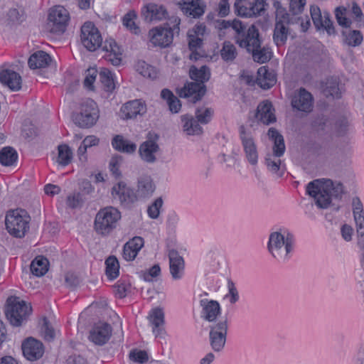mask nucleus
Returning a JSON list of instances; mask_svg holds the SVG:
<instances>
[{"mask_svg":"<svg viewBox=\"0 0 364 364\" xmlns=\"http://www.w3.org/2000/svg\"><path fill=\"white\" fill-rule=\"evenodd\" d=\"M306 4V0H289L288 13L279 2L274 1L276 9V23L274 26V42L279 46L285 43L287 39L288 25L300 21V15L303 13Z\"/></svg>","mask_w":364,"mask_h":364,"instance_id":"1","label":"nucleus"},{"mask_svg":"<svg viewBox=\"0 0 364 364\" xmlns=\"http://www.w3.org/2000/svg\"><path fill=\"white\" fill-rule=\"evenodd\" d=\"M343 192V184L331 179H316L306 186L307 194L314 198L315 203L320 208H327L331 203V198L341 199Z\"/></svg>","mask_w":364,"mask_h":364,"instance_id":"2","label":"nucleus"},{"mask_svg":"<svg viewBox=\"0 0 364 364\" xmlns=\"http://www.w3.org/2000/svg\"><path fill=\"white\" fill-rule=\"evenodd\" d=\"M189 75L195 82H186L183 87L178 88L177 94L180 97L196 103L202 99L206 92L204 83L209 80L210 71L206 65H202L200 68L193 65L190 68Z\"/></svg>","mask_w":364,"mask_h":364,"instance_id":"3","label":"nucleus"},{"mask_svg":"<svg viewBox=\"0 0 364 364\" xmlns=\"http://www.w3.org/2000/svg\"><path fill=\"white\" fill-rule=\"evenodd\" d=\"M181 19L178 16H172L164 26L156 27L149 31L150 42L154 46L166 48L169 46L175 35L180 32Z\"/></svg>","mask_w":364,"mask_h":364,"instance_id":"4","label":"nucleus"},{"mask_svg":"<svg viewBox=\"0 0 364 364\" xmlns=\"http://www.w3.org/2000/svg\"><path fill=\"white\" fill-rule=\"evenodd\" d=\"M233 30L235 31V41L240 47L246 49L248 53L259 48L261 44L259 33L254 25L247 29L242 21H235Z\"/></svg>","mask_w":364,"mask_h":364,"instance_id":"5","label":"nucleus"},{"mask_svg":"<svg viewBox=\"0 0 364 364\" xmlns=\"http://www.w3.org/2000/svg\"><path fill=\"white\" fill-rule=\"evenodd\" d=\"M31 312V307L17 296H10L6 300L5 314L10 323L20 326Z\"/></svg>","mask_w":364,"mask_h":364,"instance_id":"6","label":"nucleus"},{"mask_svg":"<svg viewBox=\"0 0 364 364\" xmlns=\"http://www.w3.org/2000/svg\"><path fill=\"white\" fill-rule=\"evenodd\" d=\"M30 218L23 210H11L5 218L6 228L9 233L15 237H24L28 230Z\"/></svg>","mask_w":364,"mask_h":364,"instance_id":"7","label":"nucleus"},{"mask_svg":"<svg viewBox=\"0 0 364 364\" xmlns=\"http://www.w3.org/2000/svg\"><path fill=\"white\" fill-rule=\"evenodd\" d=\"M120 218V212L117 208L106 207L96 215L95 228L98 233L107 235L116 228L117 223Z\"/></svg>","mask_w":364,"mask_h":364,"instance_id":"8","label":"nucleus"},{"mask_svg":"<svg viewBox=\"0 0 364 364\" xmlns=\"http://www.w3.org/2000/svg\"><path fill=\"white\" fill-rule=\"evenodd\" d=\"M228 326L229 321L226 316L222 317L210 326L209 343L215 353H220L223 350L226 343Z\"/></svg>","mask_w":364,"mask_h":364,"instance_id":"9","label":"nucleus"},{"mask_svg":"<svg viewBox=\"0 0 364 364\" xmlns=\"http://www.w3.org/2000/svg\"><path fill=\"white\" fill-rule=\"evenodd\" d=\"M352 208L358 235L356 245L358 248L360 265L364 269V209L358 197L353 198Z\"/></svg>","mask_w":364,"mask_h":364,"instance_id":"10","label":"nucleus"},{"mask_svg":"<svg viewBox=\"0 0 364 364\" xmlns=\"http://www.w3.org/2000/svg\"><path fill=\"white\" fill-rule=\"evenodd\" d=\"M294 245V236L288 229L282 228L274 232V250L282 261L287 262L290 259Z\"/></svg>","mask_w":364,"mask_h":364,"instance_id":"11","label":"nucleus"},{"mask_svg":"<svg viewBox=\"0 0 364 364\" xmlns=\"http://www.w3.org/2000/svg\"><path fill=\"white\" fill-rule=\"evenodd\" d=\"M99 118V109L97 104L90 99L83 102L80 112L75 117V122L80 127L88 128L93 126Z\"/></svg>","mask_w":364,"mask_h":364,"instance_id":"12","label":"nucleus"},{"mask_svg":"<svg viewBox=\"0 0 364 364\" xmlns=\"http://www.w3.org/2000/svg\"><path fill=\"white\" fill-rule=\"evenodd\" d=\"M80 41L89 51H95L102 43V38L98 29L92 22H85L81 27Z\"/></svg>","mask_w":364,"mask_h":364,"instance_id":"13","label":"nucleus"},{"mask_svg":"<svg viewBox=\"0 0 364 364\" xmlns=\"http://www.w3.org/2000/svg\"><path fill=\"white\" fill-rule=\"evenodd\" d=\"M70 19L68 11L62 6H56L50 10L48 26L50 31L55 34L65 32Z\"/></svg>","mask_w":364,"mask_h":364,"instance_id":"14","label":"nucleus"},{"mask_svg":"<svg viewBox=\"0 0 364 364\" xmlns=\"http://www.w3.org/2000/svg\"><path fill=\"white\" fill-rule=\"evenodd\" d=\"M265 0H236L235 12L242 17H253L261 14L265 9Z\"/></svg>","mask_w":364,"mask_h":364,"instance_id":"15","label":"nucleus"},{"mask_svg":"<svg viewBox=\"0 0 364 364\" xmlns=\"http://www.w3.org/2000/svg\"><path fill=\"white\" fill-rule=\"evenodd\" d=\"M241 77L250 86L257 84L264 90L269 89L272 86L273 75L268 71L266 66L260 67L258 69L256 77L245 71L242 73Z\"/></svg>","mask_w":364,"mask_h":364,"instance_id":"16","label":"nucleus"},{"mask_svg":"<svg viewBox=\"0 0 364 364\" xmlns=\"http://www.w3.org/2000/svg\"><path fill=\"white\" fill-rule=\"evenodd\" d=\"M240 137L242 141L245 159L251 165H256L258 161L257 146L252 136L245 132L244 126L240 127Z\"/></svg>","mask_w":364,"mask_h":364,"instance_id":"17","label":"nucleus"},{"mask_svg":"<svg viewBox=\"0 0 364 364\" xmlns=\"http://www.w3.org/2000/svg\"><path fill=\"white\" fill-rule=\"evenodd\" d=\"M177 4L185 16L193 18H199L206 9V4L203 0H181Z\"/></svg>","mask_w":364,"mask_h":364,"instance_id":"18","label":"nucleus"},{"mask_svg":"<svg viewBox=\"0 0 364 364\" xmlns=\"http://www.w3.org/2000/svg\"><path fill=\"white\" fill-rule=\"evenodd\" d=\"M112 332V328L109 324L100 322L90 331L89 339L96 345L103 346L109 340Z\"/></svg>","mask_w":364,"mask_h":364,"instance_id":"19","label":"nucleus"},{"mask_svg":"<svg viewBox=\"0 0 364 364\" xmlns=\"http://www.w3.org/2000/svg\"><path fill=\"white\" fill-rule=\"evenodd\" d=\"M22 350L24 357L27 360L35 361L43 356L44 346L40 341L31 337L22 343Z\"/></svg>","mask_w":364,"mask_h":364,"instance_id":"20","label":"nucleus"},{"mask_svg":"<svg viewBox=\"0 0 364 364\" xmlns=\"http://www.w3.org/2000/svg\"><path fill=\"white\" fill-rule=\"evenodd\" d=\"M112 196L114 200L124 206L132 203L136 198L133 191L124 182H119L112 187Z\"/></svg>","mask_w":364,"mask_h":364,"instance_id":"21","label":"nucleus"},{"mask_svg":"<svg viewBox=\"0 0 364 364\" xmlns=\"http://www.w3.org/2000/svg\"><path fill=\"white\" fill-rule=\"evenodd\" d=\"M141 14L145 21L153 22L165 19L168 12L164 6L150 3L142 7Z\"/></svg>","mask_w":364,"mask_h":364,"instance_id":"22","label":"nucleus"},{"mask_svg":"<svg viewBox=\"0 0 364 364\" xmlns=\"http://www.w3.org/2000/svg\"><path fill=\"white\" fill-rule=\"evenodd\" d=\"M200 304L202 307L201 318L212 323L219 320L217 317L221 313V308L218 301L204 299L200 301Z\"/></svg>","mask_w":364,"mask_h":364,"instance_id":"23","label":"nucleus"},{"mask_svg":"<svg viewBox=\"0 0 364 364\" xmlns=\"http://www.w3.org/2000/svg\"><path fill=\"white\" fill-rule=\"evenodd\" d=\"M146 112V106L141 100H134L125 103L120 109L123 119H132L137 115H143Z\"/></svg>","mask_w":364,"mask_h":364,"instance_id":"24","label":"nucleus"},{"mask_svg":"<svg viewBox=\"0 0 364 364\" xmlns=\"http://www.w3.org/2000/svg\"><path fill=\"white\" fill-rule=\"evenodd\" d=\"M169 269L172 278L174 280L182 279L184 274V260L175 250L168 252Z\"/></svg>","mask_w":364,"mask_h":364,"instance_id":"25","label":"nucleus"},{"mask_svg":"<svg viewBox=\"0 0 364 364\" xmlns=\"http://www.w3.org/2000/svg\"><path fill=\"white\" fill-rule=\"evenodd\" d=\"M149 321L152 326V332L156 337L163 338L166 331L164 328V313L161 308L153 309L149 314Z\"/></svg>","mask_w":364,"mask_h":364,"instance_id":"26","label":"nucleus"},{"mask_svg":"<svg viewBox=\"0 0 364 364\" xmlns=\"http://www.w3.org/2000/svg\"><path fill=\"white\" fill-rule=\"evenodd\" d=\"M313 99L310 92L301 88L291 100L292 107L301 112H310L312 108Z\"/></svg>","mask_w":364,"mask_h":364,"instance_id":"27","label":"nucleus"},{"mask_svg":"<svg viewBox=\"0 0 364 364\" xmlns=\"http://www.w3.org/2000/svg\"><path fill=\"white\" fill-rule=\"evenodd\" d=\"M159 151V146L158 144L153 140L145 141L140 145L139 149L140 157L148 164H154L156 161V154Z\"/></svg>","mask_w":364,"mask_h":364,"instance_id":"28","label":"nucleus"},{"mask_svg":"<svg viewBox=\"0 0 364 364\" xmlns=\"http://www.w3.org/2000/svg\"><path fill=\"white\" fill-rule=\"evenodd\" d=\"M155 191V185L150 176L143 175L138 178L136 195L140 198H146L152 196Z\"/></svg>","mask_w":364,"mask_h":364,"instance_id":"29","label":"nucleus"},{"mask_svg":"<svg viewBox=\"0 0 364 364\" xmlns=\"http://www.w3.org/2000/svg\"><path fill=\"white\" fill-rule=\"evenodd\" d=\"M144 246V240L141 237H134L128 241L123 248V257L127 261H132Z\"/></svg>","mask_w":364,"mask_h":364,"instance_id":"30","label":"nucleus"},{"mask_svg":"<svg viewBox=\"0 0 364 364\" xmlns=\"http://www.w3.org/2000/svg\"><path fill=\"white\" fill-rule=\"evenodd\" d=\"M0 82L13 91L18 90L21 87V75L11 70L6 69L0 73Z\"/></svg>","mask_w":364,"mask_h":364,"instance_id":"31","label":"nucleus"},{"mask_svg":"<svg viewBox=\"0 0 364 364\" xmlns=\"http://www.w3.org/2000/svg\"><path fill=\"white\" fill-rule=\"evenodd\" d=\"M256 118L265 125H269L273 122L272 104L270 101H263L258 105Z\"/></svg>","mask_w":364,"mask_h":364,"instance_id":"32","label":"nucleus"},{"mask_svg":"<svg viewBox=\"0 0 364 364\" xmlns=\"http://www.w3.org/2000/svg\"><path fill=\"white\" fill-rule=\"evenodd\" d=\"M50 61L51 58L47 53L38 50L30 56L28 64L31 69L36 70L47 67Z\"/></svg>","mask_w":364,"mask_h":364,"instance_id":"33","label":"nucleus"},{"mask_svg":"<svg viewBox=\"0 0 364 364\" xmlns=\"http://www.w3.org/2000/svg\"><path fill=\"white\" fill-rule=\"evenodd\" d=\"M183 131L188 135H198L203 132L199 122L193 116L185 114L181 116Z\"/></svg>","mask_w":364,"mask_h":364,"instance_id":"34","label":"nucleus"},{"mask_svg":"<svg viewBox=\"0 0 364 364\" xmlns=\"http://www.w3.org/2000/svg\"><path fill=\"white\" fill-rule=\"evenodd\" d=\"M112 145L116 150L127 154L134 153L136 149V145L134 143L124 139L120 135L114 137Z\"/></svg>","mask_w":364,"mask_h":364,"instance_id":"35","label":"nucleus"},{"mask_svg":"<svg viewBox=\"0 0 364 364\" xmlns=\"http://www.w3.org/2000/svg\"><path fill=\"white\" fill-rule=\"evenodd\" d=\"M73 153L71 148L67 144H60L58 146V156L56 162L61 166H66L72 161Z\"/></svg>","mask_w":364,"mask_h":364,"instance_id":"36","label":"nucleus"},{"mask_svg":"<svg viewBox=\"0 0 364 364\" xmlns=\"http://www.w3.org/2000/svg\"><path fill=\"white\" fill-rule=\"evenodd\" d=\"M137 14L134 11H129L122 18L123 26L134 35H139L141 29L136 24Z\"/></svg>","mask_w":364,"mask_h":364,"instance_id":"37","label":"nucleus"},{"mask_svg":"<svg viewBox=\"0 0 364 364\" xmlns=\"http://www.w3.org/2000/svg\"><path fill=\"white\" fill-rule=\"evenodd\" d=\"M162 99L166 100L169 110L173 113H178L181 108V104L180 100L173 94L168 89H163L161 92Z\"/></svg>","mask_w":364,"mask_h":364,"instance_id":"38","label":"nucleus"},{"mask_svg":"<svg viewBox=\"0 0 364 364\" xmlns=\"http://www.w3.org/2000/svg\"><path fill=\"white\" fill-rule=\"evenodd\" d=\"M48 261L43 257H37L31 264L32 274L37 277L43 276L48 272Z\"/></svg>","mask_w":364,"mask_h":364,"instance_id":"39","label":"nucleus"},{"mask_svg":"<svg viewBox=\"0 0 364 364\" xmlns=\"http://www.w3.org/2000/svg\"><path fill=\"white\" fill-rule=\"evenodd\" d=\"M18 159L16 151L10 146L3 148L0 151V163L5 166L13 165Z\"/></svg>","mask_w":364,"mask_h":364,"instance_id":"40","label":"nucleus"},{"mask_svg":"<svg viewBox=\"0 0 364 364\" xmlns=\"http://www.w3.org/2000/svg\"><path fill=\"white\" fill-rule=\"evenodd\" d=\"M105 50L110 53L108 55V60L115 66L120 65L122 58L121 51L119 47L117 45L114 40H110L109 43V47L105 45Z\"/></svg>","mask_w":364,"mask_h":364,"instance_id":"41","label":"nucleus"},{"mask_svg":"<svg viewBox=\"0 0 364 364\" xmlns=\"http://www.w3.org/2000/svg\"><path fill=\"white\" fill-rule=\"evenodd\" d=\"M106 275L110 280L116 279L119 273V264L114 256H109L105 260Z\"/></svg>","mask_w":364,"mask_h":364,"instance_id":"42","label":"nucleus"},{"mask_svg":"<svg viewBox=\"0 0 364 364\" xmlns=\"http://www.w3.org/2000/svg\"><path fill=\"white\" fill-rule=\"evenodd\" d=\"M344 42L349 46L355 47L361 44L363 40V35L360 31L348 30L343 32Z\"/></svg>","mask_w":364,"mask_h":364,"instance_id":"43","label":"nucleus"},{"mask_svg":"<svg viewBox=\"0 0 364 364\" xmlns=\"http://www.w3.org/2000/svg\"><path fill=\"white\" fill-rule=\"evenodd\" d=\"M136 70L142 76L150 79H155L157 77V70L154 66L146 63L144 60H139L136 65Z\"/></svg>","mask_w":364,"mask_h":364,"instance_id":"44","label":"nucleus"},{"mask_svg":"<svg viewBox=\"0 0 364 364\" xmlns=\"http://www.w3.org/2000/svg\"><path fill=\"white\" fill-rule=\"evenodd\" d=\"M220 55L226 62L232 61L237 55L236 47L231 42L225 41L220 50Z\"/></svg>","mask_w":364,"mask_h":364,"instance_id":"45","label":"nucleus"},{"mask_svg":"<svg viewBox=\"0 0 364 364\" xmlns=\"http://www.w3.org/2000/svg\"><path fill=\"white\" fill-rule=\"evenodd\" d=\"M100 81L107 92H112L115 85L112 73L108 69H103L99 73Z\"/></svg>","mask_w":364,"mask_h":364,"instance_id":"46","label":"nucleus"},{"mask_svg":"<svg viewBox=\"0 0 364 364\" xmlns=\"http://www.w3.org/2000/svg\"><path fill=\"white\" fill-rule=\"evenodd\" d=\"M348 10L344 6L336 8L334 14L337 23L343 28H349L352 23L351 20L347 17Z\"/></svg>","mask_w":364,"mask_h":364,"instance_id":"47","label":"nucleus"},{"mask_svg":"<svg viewBox=\"0 0 364 364\" xmlns=\"http://www.w3.org/2000/svg\"><path fill=\"white\" fill-rule=\"evenodd\" d=\"M228 293L224 296V299H228L231 304H235L239 301V292L235 285V283L230 279H228L227 283Z\"/></svg>","mask_w":364,"mask_h":364,"instance_id":"48","label":"nucleus"},{"mask_svg":"<svg viewBox=\"0 0 364 364\" xmlns=\"http://www.w3.org/2000/svg\"><path fill=\"white\" fill-rule=\"evenodd\" d=\"M250 53H252L253 60L259 63H264L268 61L271 58L272 55L271 51L265 48H261V46Z\"/></svg>","mask_w":364,"mask_h":364,"instance_id":"49","label":"nucleus"},{"mask_svg":"<svg viewBox=\"0 0 364 364\" xmlns=\"http://www.w3.org/2000/svg\"><path fill=\"white\" fill-rule=\"evenodd\" d=\"M213 110L211 108L201 107L196 111V117L198 122L201 124H208L212 118Z\"/></svg>","mask_w":364,"mask_h":364,"instance_id":"50","label":"nucleus"},{"mask_svg":"<svg viewBox=\"0 0 364 364\" xmlns=\"http://www.w3.org/2000/svg\"><path fill=\"white\" fill-rule=\"evenodd\" d=\"M323 92L326 97L331 96L333 98L340 97L341 92L337 81L336 80H328Z\"/></svg>","mask_w":364,"mask_h":364,"instance_id":"51","label":"nucleus"},{"mask_svg":"<svg viewBox=\"0 0 364 364\" xmlns=\"http://www.w3.org/2000/svg\"><path fill=\"white\" fill-rule=\"evenodd\" d=\"M285 149L283 136L274 130V156L280 157L284 154Z\"/></svg>","mask_w":364,"mask_h":364,"instance_id":"52","label":"nucleus"},{"mask_svg":"<svg viewBox=\"0 0 364 364\" xmlns=\"http://www.w3.org/2000/svg\"><path fill=\"white\" fill-rule=\"evenodd\" d=\"M163 205V200L161 198H156L147 209V213L149 218L156 219L160 214V210Z\"/></svg>","mask_w":364,"mask_h":364,"instance_id":"53","label":"nucleus"},{"mask_svg":"<svg viewBox=\"0 0 364 364\" xmlns=\"http://www.w3.org/2000/svg\"><path fill=\"white\" fill-rule=\"evenodd\" d=\"M351 13L356 24L355 26L357 28L364 26V15L360 6L356 3L353 4Z\"/></svg>","mask_w":364,"mask_h":364,"instance_id":"54","label":"nucleus"},{"mask_svg":"<svg viewBox=\"0 0 364 364\" xmlns=\"http://www.w3.org/2000/svg\"><path fill=\"white\" fill-rule=\"evenodd\" d=\"M310 14L314 26L318 29H320L321 26L323 25L322 21L323 19V15H322L320 8L317 6H311L310 8Z\"/></svg>","mask_w":364,"mask_h":364,"instance_id":"55","label":"nucleus"},{"mask_svg":"<svg viewBox=\"0 0 364 364\" xmlns=\"http://www.w3.org/2000/svg\"><path fill=\"white\" fill-rule=\"evenodd\" d=\"M161 273V268L159 264H154L147 271L141 272L140 277L146 282H151L153 278L158 277Z\"/></svg>","mask_w":364,"mask_h":364,"instance_id":"56","label":"nucleus"},{"mask_svg":"<svg viewBox=\"0 0 364 364\" xmlns=\"http://www.w3.org/2000/svg\"><path fill=\"white\" fill-rule=\"evenodd\" d=\"M83 199L82 195L80 193H75L69 195L67 198V205L71 208H80L83 204Z\"/></svg>","mask_w":364,"mask_h":364,"instance_id":"57","label":"nucleus"},{"mask_svg":"<svg viewBox=\"0 0 364 364\" xmlns=\"http://www.w3.org/2000/svg\"><path fill=\"white\" fill-rule=\"evenodd\" d=\"M122 156L115 155L112 157L109 161V170L115 178H118L121 176V173L119 170V168L122 163Z\"/></svg>","mask_w":364,"mask_h":364,"instance_id":"58","label":"nucleus"},{"mask_svg":"<svg viewBox=\"0 0 364 364\" xmlns=\"http://www.w3.org/2000/svg\"><path fill=\"white\" fill-rule=\"evenodd\" d=\"M129 358L139 363H144L148 359V354L146 351L141 350H133L129 353Z\"/></svg>","mask_w":364,"mask_h":364,"instance_id":"59","label":"nucleus"},{"mask_svg":"<svg viewBox=\"0 0 364 364\" xmlns=\"http://www.w3.org/2000/svg\"><path fill=\"white\" fill-rule=\"evenodd\" d=\"M322 26L321 28H323L326 31L328 35L336 33V30L333 26V23L330 18V14L328 12H323V19L322 21Z\"/></svg>","mask_w":364,"mask_h":364,"instance_id":"60","label":"nucleus"},{"mask_svg":"<svg viewBox=\"0 0 364 364\" xmlns=\"http://www.w3.org/2000/svg\"><path fill=\"white\" fill-rule=\"evenodd\" d=\"M43 337L47 341H52L55 337V331L53 327L50 325L49 321L46 318H43V323L41 328Z\"/></svg>","mask_w":364,"mask_h":364,"instance_id":"61","label":"nucleus"},{"mask_svg":"<svg viewBox=\"0 0 364 364\" xmlns=\"http://www.w3.org/2000/svg\"><path fill=\"white\" fill-rule=\"evenodd\" d=\"M97 75V70L95 68H90L86 71V76L84 80L85 87L92 89V85Z\"/></svg>","mask_w":364,"mask_h":364,"instance_id":"62","label":"nucleus"},{"mask_svg":"<svg viewBox=\"0 0 364 364\" xmlns=\"http://www.w3.org/2000/svg\"><path fill=\"white\" fill-rule=\"evenodd\" d=\"M114 288L119 298H124L126 296L127 291L129 289L130 286L124 282L118 281L117 283L114 284Z\"/></svg>","mask_w":364,"mask_h":364,"instance_id":"63","label":"nucleus"},{"mask_svg":"<svg viewBox=\"0 0 364 364\" xmlns=\"http://www.w3.org/2000/svg\"><path fill=\"white\" fill-rule=\"evenodd\" d=\"M328 122V119L325 116L319 115L313 121L312 127L317 131L323 130Z\"/></svg>","mask_w":364,"mask_h":364,"instance_id":"64","label":"nucleus"}]
</instances>
